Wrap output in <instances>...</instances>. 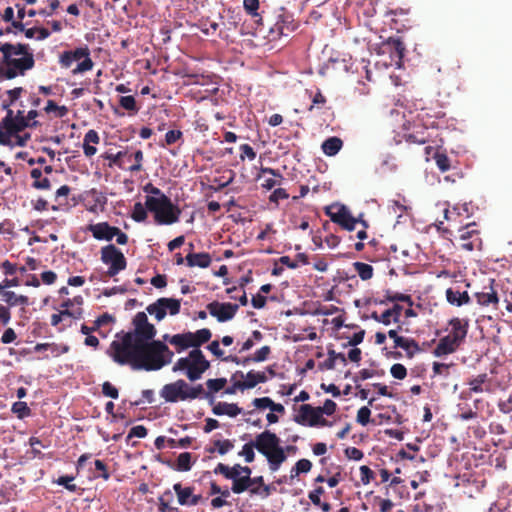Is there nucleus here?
I'll use <instances>...</instances> for the list:
<instances>
[{"mask_svg": "<svg viewBox=\"0 0 512 512\" xmlns=\"http://www.w3.org/2000/svg\"><path fill=\"white\" fill-rule=\"evenodd\" d=\"M0 79L11 80L24 76L35 66V59L29 44L3 43L0 45Z\"/></svg>", "mask_w": 512, "mask_h": 512, "instance_id": "nucleus-2", "label": "nucleus"}, {"mask_svg": "<svg viewBox=\"0 0 512 512\" xmlns=\"http://www.w3.org/2000/svg\"><path fill=\"white\" fill-rule=\"evenodd\" d=\"M254 449H256L255 441H250L243 445L242 450L238 453V455L243 456L247 463H251L255 459Z\"/></svg>", "mask_w": 512, "mask_h": 512, "instance_id": "nucleus-48", "label": "nucleus"}, {"mask_svg": "<svg viewBox=\"0 0 512 512\" xmlns=\"http://www.w3.org/2000/svg\"><path fill=\"white\" fill-rule=\"evenodd\" d=\"M38 121L29 123L23 111H18L14 116L11 109L7 110L6 116L0 121V145L13 146L11 141L13 135L22 132L27 127H36Z\"/></svg>", "mask_w": 512, "mask_h": 512, "instance_id": "nucleus-6", "label": "nucleus"}, {"mask_svg": "<svg viewBox=\"0 0 512 512\" xmlns=\"http://www.w3.org/2000/svg\"><path fill=\"white\" fill-rule=\"evenodd\" d=\"M87 230L97 240L111 241L114 238V233H116V226H111L108 222H99L90 224Z\"/></svg>", "mask_w": 512, "mask_h": 512, "instance_id": "nucleus-18", "label": "nucleus"}, {"mask_svg": "<svg viewBox=\"0 0 512 512\" xmlns=\"http://www.w3.org/2000/svg\"><path fill=\"white\" fill-rule=\"evenodd\" d=\"M239 306L230 302L221 303L213 301L207 304L209 314L215 317L219 322H227L234 318Z\"/></svg>", "mask_w": 512, "mask_h": 512, "instance_id": "nucleus-11", "label": "nucleus"}, {"mask_svg": "<svg viewBox=\"0 0 512 512\" xmlns=\"http://www.w3.org/2000/svg\"><path fill=\"white\" fill-rule=\"evenodd\" d=\"M460 346V343L446 335L439 340L438 344L433 350V355L435 357L449 355L456 352Z\"/></svg>", "mask_w": 512, "mask_h": 512, "instance_id": "nucleus-20", "label": "nucleus"}, {"mask_svg": "<svg viewBox=\"0 0 512 512\" xmlns=\"http://www.w3.org/2000/svg\"><path fill=\"white\" fill-rule=\"evenodd\" d=\"M271 353V348L269 346H263L258 349L253 355V362H263L268 359Z\"/></svg>", "mask_w": 512, "mask_h": 512, "instance_id": "nucleus-63", "label": "nucleus"}, {"mask_svg": "<svg viewBox=\"0 0 512 512\" xmlns=\"http://www.w3.org/2000/svg\"><path fill=\"white\" fill-rule=\"evenodd\" d=\"M119 105L133 113V114H136L139 110V108L137 107V104H136V100L133 96H121L120 99H119Z\"/></svg>", "mask_w": 512, "mask_h": 512, "instance_id": "nucleus-50", "label": "nucleus"}, {"mask_svg": "<svg viewBox=\"0 0 512 512\" xmlns=\"http://www.w3.org/2000/svg\"><path fill=\"white\" fill-rule=\"evenodd\" d=\"M385 300L389 301V302H396V301L404 302V303H407L409 306L413 305V300L410 295L402 294V293H398V292L394 293V292H391L390 290L386 291Z\"/></svg>", "mask_w": 512, "mask_h": 512, "instance_id": "nucleus-45", "label": "nucleus"}, {"mask_svg": "<svg viewBox=\"0 0 512 512\" xmlns=\"http://www.w3.org/2000/svg\"><path fill=\"white\" fill-rule=\"evenodd\" d=\"M294 466L296 474L308 473L312 468V463L308 459H300Z\"/></svg>", "mask_w": 512, "mask_h": 512, "instance_id": "nucleus-64", "label": "nucleus"}, {"mask_svg": "<svg viewBox=\"0 0 512 512\" xmlns=\"http://www.w3.org/2000/svg\"><path fill=\"white\" fill-rule=\"evenodd\" d=\"M199 28L205 35H215L219 28V24L217 22L210 21L208 18L201 19L199 21Z\"/></svg>", "mask_w": 512, "mask_h": 512, "instance_id": "nucleus-46", "label": "nucleus"}, {"mask_svg": "<svg viewBox=\"0 0 512 512\" xmlns=\"http://www.w3.org/2000/svg\"><path fill=\"white\" fill-rule=\"evenodd\" d=\"M455 364L451 363H442V362H433L432 364V377H441L448 378L451 374V368H454Z\"/></svg>", "mask_w": 512, "mask_h": 512, "instance_id": "nucleus-34", "label": "nucleus"}, {"mask_svg": "<svg viewBox=\"0 0 512 512\" xmlns=\"http://www.w3.org/2000/svg\"><path fill=\"white\" fill-rule=\"evenodd\" d=\"M11 411L17 415L18 418L23 419L31 414V410L26 402L18 401L12 405Z\"/></svg>", "mask_w": 512, "mask_h": 512, "instance_id": "nucleus-49", "label": "nucleus"}, {"mask_svg": "<svg viewBox=\"0 0 512 512\" xmlns=\"http://www.w3.org/2000/svg\"><path fill=\"white\" fill-rule=\"evenodd\" d=\"M191 335V345L193 348H199L201 345L208 342L212 337V333L208 328H202L196 332H191Z\"/></svg>", "mask_w": 512, "mask_h": 512, "instance_id": "nucleus-33", "label": "nucleus"}, {"mask_svg": "<svg viewBox=\"0 0 512 512\" xmlns=\"http://www.w3.org/2000/svg\"><path fill=\"white\" fill-rule=\"evenodd\" d=\"M73 480H74L73 476L64 475V476H60L55 482L58 485L64 486L68 491L75 492L77 490V486L75 484H72Z\"/></svg>", "mask_w": 512, "mask_h": 512, "instance_id": "nucleus-58", "label": "nucleus"}, {"mask_svg": "<svg viewBox=\"0 0 512 512\" xmlns=\"http://www.w3.org/2000/svg\"><path fill=\"white\" fill-rule=\"evenodd\" d=\"M396 348L405 350L409 358L414 357V355L420 351V347L414 339L405 337L398 339Z\"/></svg>", "mask_w": 512, "mask_h": 512, "instance_id": "nucleus-31", "label": "nucleus"}, {"mask_svg": "<svg viewBox=\"0 0 512 512\" xmlns=\"http://www.w3.org/2000/svg\"><path fill=\"white\" fill-rule=\"evenodd\" d=\"M191 338V332L175 334L171 338H169V343L171 345H174L178 352H181L189 347H192Z\"/></svg>", "mask_w": 512, "mask_h": 512, "instance_id": "nucleus-29", "label": "nucleus"}, {"mask_svg": "<svg viewBox=\"0 0 512 512\" xmlns=\"http://www.w3.org/2000/svg\"><path fill=\"white\" fill-rule=\"evenodd\" d=\"M325 214L333 223L347 231H353L360 218L354 217L350 210L342 204H333L325 208Z\"/></svg>", "mask_w": 512, "mask_h": 512, "instance_id": "nucleus-8", "label": "nucleus"}, {"mask_svg": "<svg viewBox=\"0 0 512 512\" xmlns=\"http://www.w3.org/2000/svg\"><path fill=\"white\" fill-rule=\"evenodd\" d=\"M449 326L451 330L448 336L462 344L468 334L469 319L454 317L449 320Z\"/></svg>", "mask_w": 512, "mask_h": 512, "instance_id": "nucleus-15", "label": "nucleus"}, {"mask_svg": "<svg viewBox=\"0 0 512 512\" xmlns=\"http://www.w3.org/2000/svg\"><path fill=\"white\" fill-rule=\"evenodd\" d=\"M353 267L361 280H369L373 277L374 269L370 264L364 262H354Z\"/></svg>", "mask_w": 512, "mask_h": 512, "instance_id": "nucleus-38", "label": "nucleus"}, {"mask_svg": "<svg viewBox=\"0 0 512 512\" xmlns=\"http://www.w3.org/2000/svg\"><path fill=\"white\" fill-rule=\"evenodd\" d=\"M212 412L217 416L236 417L242 412V409L235 403L218 402L213 406Z\"/></svg>", "mask_w": 512, "mask_h": 512, "instance_id": "nucleus-25", "label": "nucleus"}, {"mask_svg": "<svg viewBox=\"0 0 512 512\" xmlns=\"http://www.w3.org/2000/svg\"><path fill=\"white\" fill-rule=\"evenodd\" d=\"M146 311L150 315L154 316L157 321L163 320L167 314L163 306L159 304V299H157L154 303L148 305L146 307Z\"/></svg>", "mask_w": 512, "mask_h": 512, "instance_id": "nucleus-44", "label": "nucleus"}, {"mask_svg": "<svg viewBox=\"0 0 512 512\" xmlns=\"http://www.w3.org/2000/svg\"><path fill=\"white\" fill-rule=\"evenodd\" d=\"M188 359H190V361H191L190 363H194V364H200V365L202 363L210 364V362L208 360H206L203 352L198 348H195L189 352Z\"/></svg>", "mask_w": 512, "mask_h": 512, "instance_id": "nucleus-54", "label": "nucleus"}, {"mask_svg": "<svg viewBox=\"0 0 512 512\" xmlns=\"http://www.w3.org/2000/svg\"><path fill=\"white\" fill-rule=\"evenodd\" d=\"M446 300L450 305L460 307L471 302L467 291H460L458 288L450 287L445 292Z\"/></svg>", "mask_w": 512, "mask_h": 512, "instance_id": "nucleus-22", "label": "nucleus"}, {"mask_svg": "<svg viewBox=\"0 0 512 512\" xmlns=\"http://www.w3.org/2000/svg\"><path fill=\"white\" fill-rule=\"evenodd\" d=\"M134 329L123 335L121 340L113 341L110 344V352L123 350L139 343H145L154 340L157 330L155 326L148 321L145 312H138L133 318Z\"/></svg>", "mask_w": 512, "mask_h": 512, "instance_id": "nucleus-3", "label": "nucleus"}, {"mask_svg": "<svg viewBox=\"0 0 512 512\" xmlns=\"http://www.w3.org/2000/svg\"><path fill=\"white\" fill-rule=\"evenodd\" d=\"M475 223H468L458 230V235L455 236L457 247L465 251H473L481 245L479 232L474 227Z\"/></svg>", "mask_w": 512, "mask_h": 512, "instance_id": "nucleus-10", "label": "nucleus"}, {"mask_svg": "<svg viewBox=\"0 0 512 512\" xmlns=\"http://www.w3.org/2000/svg\"><path fill=\"white\" fill-rule=\"evenodd\" d=\"M234 447V444L231 440L225 439V440H216L214 441V447L207 448L206 450L209 453H214L217 451L220 455H225L230 450H232Z\"/></svg>", "mask_w": 512, "mask_h": 512, "instance_id": "nucleus-40", "label": "nucleus"}, {"mask_svg": "<svg viewBox=\"0 0 512 512\" xmlns=\"http://www.w3.org/2000/svg\"><path fill=\"white\" fill-rule=\"evenodd\" d=\"M102 157L104 159L109 160V167L117 166L120 169H126L125 161L124 160H120L119 159V155H117V153L116 154H112V153L106 152V153H104L102 155Z\"/></svg>", "mask_w": 512, "mask_h": 512, "instance_id": "nucleus-59", "label": "nucleus"}, {"mask_svg": "<svg viewBox=\"0 0 512 512\" xmlns=\"http://www.w3.org/2000/svg\"><path fill=\"white\" fill-rule=\"evenodd\" d=\"M264 174H270L273 176L272 178H266L261 183V187L265 190H271L275 186H278L281 184V181L283 180L282 174L273 168L270 167H262L260 170V174L257 176V179H261Z\"/></svg>", "mask_w": 512, "mask_h": 512, "instance_id": "nucleus-21", "label": "nucleus"}, {"mask_svg": "<svg viewBox=\"0 0 512 512\" xmlns=\"http://www.w3.org/2000/svg\"><path fill=\"white\" fill-rule=\"evenodd\" d=\"M147 211L146 206L137 202L133 206L131 218L136 222H144L147 219Z\"/></svg>", "mask_w": 512, "mask_h": 512, "instance_id": "nucleus-47", "label": "nucleus"}, {"mask_svg": "<svg viewBox=\"0 0 512 512\" xmlns=\"http://www.w3.org/2000/svg\"><path fill=\"white\" fill-rule=\"evenodd\" d=\"M343 141L336 136L329 137L326 139L322 145V151L327 156H335L342 148Z\"/></svg>", "mask_w": 512, "mask_h": 512, "instance_id": "nucleus-28", "label": "nucleus"}, {"mask_svg": "<svg viewBox=\"0 0 512 512\" xmlns=\"http://www.w3.org/2000/svg\"><path fill=\"white\" fill-rule=\"evenodd\" d=\"M237 376L245 378L244 381H235V386L239 387L241 391L252 389L258 384L256 371L254 370L249 371L246 375L242 371H237L232 375L231 380L234 381Z\"/></svg>", "mask_w": 512, "mask_h": 512, "instance_id": "nucleus-24", "label": "nucleus"}, {"mask_svg": "<svg viewBox=\"0 0 512 512\" xmlns=\"http://www.w3.org/2000/svg\"><path fill=\"white\" fill-rule=\"evenodd\" d=\"M371 410L367 406L361 407L356 416V420L362 426H366L370 422Z\"/></svg>", "mask_w": 512, "mask_h": 512, "instance_id": "nucleus-56", "label": "nucleus"}, {"mask_svg": "<svg viewBox=\"0 0 512 512\" xmlns=\"http://www.w3.org/2000/svg\"><path fill=\"white\" fill-rule=\"evenodd\" d=\"M70 52H71V55H72L74 61H79V60L83 59V61L80 62L72 70L73 75H77V74H81V73L90 71L93 68L94 63H93L92 59L90 58V50L87 46L76 48L75 50H71Z\"/></svg>", "mask_w": 512, "mask_h": 512, "instance_id": "nucleus-14", "label": "nucleus"}, {"mask_svg": "<svg viewBox=\"0 0 512 512\" xmlns=\"http://www.w3.org/2000/svg\"><path fill=\"white\" fill-rule=\"evenodd\" d=\"M102 393L106 397H110L112 399H117L119 396L118 389L112 385L109 381H105L102 384Z\"/></svg>", "mask_w": 512, "mask_h": 512, "instance_id": "nucleus-61", "label": "nucleus"}, {"mask_svg": "<svg viewBox=\"0 0 512 512\" xmlns=\"http://www.w3.org/2000/svg\"><path fill=\"white\" fill-rule=\"evenodd\" d=\"M183 397H184V401L193 400L196 398H204V388H203L202 384L192 386V388L189 389V393L184 394Z\"/></svg>", "mask_w": 512, "mask_h": 512, "instance_id": "nucleus-55", "label": "nucleus"}, {"mask_svg": "<svg viewBox=\"0 0 512 512\" xmlns=\"http://www.w3.org/2000/svg\"><path fill=\"white\" fill-rule=\"evenodd\" d=\"M381 48L383 52L390 54L392 61L395 62L397 67H401L405 55L406 47L400 37H389L382 42Z\"/></svg>", "mask_w": 512, "mask_h": 512, "instance_id": "nucleus-12", "label": "nucleus"}, {"mask_svg": "<svg viewBox=\"0 0 512 512\" xmlns=\"http://www.w3.org/2000/svg\"><path fill=\"white\" fill-rule=\"evenodd\" d=\"M70 347L67 344L49 343L48 351L51 352L52 356L58 357L61 354L69 352Z\"/></svg>", "mask_w": 512, "mask_h": 512, "instance_id": "nucleus-60", "label": "nucleus"}, {"mask_svg": "<svg viewBox=\"0 0 512 512\" xmlns=\"http://www.w3.org/2000/svg\"><path fill=\"white\" fill-rule=\"evenodd\" d=\"M391 375L398 380H402L407 376V369L403 364L396 363L390 368Z\"/></svg>", "mask_w": 512, "mask_h": 512, "instance_id": "nucleus-57", "label": "nucleus"}, {"mask_svg": "<svg viewBox=\"0 0 512 512\" xmlns=\"http://www.w3.org/2000/svg\"><path fill=\"white\" fill-rule=\"evenodd\" d=\"M294 421L303 426H330L331 423L323 418L318 407H313L310 404H303L299 408V413L294 416Z\"/></svg>", "mask_w": 512, "mask_h": 512, "instance_id": "nucleus-9", "label": "nucleus"}, {"mask_svg": "<svg viewBox=\"0 0 512 512\" xmlns=\"http://www.w3.org/2000/svg\"><path fill=\"white\" fill-rule=\"evenodd\" d=\"M210 367V364L202 363L200 364H194L190 363V367L188 371L186 372V376L190 381H196L199 380L202 377V374L208 370Z\"/></svg>", "mask_w": 512, "mask_h": 512, "instance_id": "nucleus-35", "label": "nucleus"}, {"mask_svg": "<svg viewBox=\"0 0 512 512\" xmlns=\"http://www.w3.org/2000/svg\"><path fill=\"white\" fill-rule=\"evenodd\" d=\"M227 384L226 378L208 379L206 381L207 391L204 390V398L209 400L210 404L214 403V393L222 390Z\"/></svg>", "mask_w": 512, "mask_h": 512, "instance_id": "nucleus-26", "label": "nucleus"}, {"mask_svg": "<svg viewBox=\"0 0 512 512\" xmlns=\"http://www.w3.org/2000/svg\"><path fill=\"white\" fill-rule=\"evenodd\" d=\"M192 468V455L190 452L181 453L176 462V470L186 472Z\"/></svg>", "mask_w": 512, "mask_h": 512, "instance_id": "nucleus-41", "label": "nucleus"}, {"mask_svg": "<svg viewBox=\"0 0 512 512\" xmlns=\"http://www.w3.org/2000/svg\"><path fill=\"white\" fill-rule=\"evenodd\" d=\"M259 0H243V8L248 15H250L256 24V33L264 34L265 33V25L263 23L262 14L258 12L259 10Z\"/></svg>", "mask_w": 512, "mask_h": 512, "instance_id": "nucleus-17", "label": "nucleus"}, {"mask_svg": "<svg viewBox=\"0 0 512 512\" xmlns=\"http://www.w3.org/2000/svg\"><path fill=\"white\" fill-rule=\"evenodd\" d=\"M100 259L103 264L108 266L104 272V277H115L127 267V260L122 251L113 244L103 246L100 250Z\"/></svg>", "mask_w": 512, "mask_h": 512, "instance_id": "nucleus-7", "label": "nucleus"}, {"mask_svg": "<svg viewBox=\"0 0 512 512\" xmlns=\"http://www.w3.org/2000/svg\"><path fill=\"white\" fill-rule=\"evenodd\" d=\"M279 19L281 27H283V30L287 32V36L296 30L298 25L294 22L291 16L280 15Z\"/></svg>", "mask_w": 512, "mask_h": 512, "instance_id": "nucleus-51", "label": "nucleus"}, {"mask_svg": "<svg viewBox=\"0 0 512 512\" xmlns=\"http://www.w3.org/2000/svg\"><path fill=\"white\" fill-rule=\"evenodd\" d=\"M182 388H186V381L179 379L173 383L166 384L160 390V396L170 403L178 401H184V391Z\"/></svg>", "mask_w": 512, "mask_h": 512, "instance_id": "nucleus-13", "label": "nucleus"}, {"mask_svg": "<svg viewBox=\"0 0 512 512\" xmlns=\"http://www.w3.org/2000/svg\"><path fill=\"white\" fill-rule=\"evenodd\" d=\"M489 382L487 373H482L468 381L469 389L473 393H482L483 391H489V388L483 386Z\"/></svg>", "mask_w": 512, "mask_h": 512, "instance_id": "nucleus-30", "label": "nucleus"}, {"mask_svg": "<svg viewBox=\"0 0 512 512\" xmlns=\"http://www.w3.org/2000/svg\"><path fill=\"white\" fill-rule=\"evenodd\" d=\"M402 309L403 308L401 305L394 304L392 308L385 310L382 314H380L382 324L389 325L392 321V318L393 322L398 323L400 321Z\"/></svg>", "mask_w": 512, "mask_h": 512, "instance_id": "nucleus-32", "label": "nucleus"}, {"mask_svg": "<svg viewBox=\"0 0 512 512\" xmlns=\"http://www.w3.org/2000/svg\"><path fill=\"white\" fill-rule=\"evenodd\" d=\"M0 296L1 300L6 303L5 306L9 307V309L21 306L22 310L25 311V308L30 304L27 296L18 295L11 290L0 288Z\"/></svg>", "mask_w": 512, "mask_h": 512, "instance_id": "nucleus-19", "label": "nucleus"}, {"mask_svg": "<svg viewBox=\"0 0 512 512\" xmlns=\"http://www.w3.org/2000/svg\"><path fill=\"white\" fill-rule=\"evenodd\" d=\"M267 31V35L265 37L268 38L269 41L279 40L282 36H287V32L283 30V27L280 25V19L274 23L273 26L265 28V32Z\"/></svg>", "mask_w": 512, "mask_h": 512, "instance_id": "nucleus-39", "label": "nucleus"}, {"mask_svg": "<svg viewBox=\"0 0 512 512\" xmlns=\"http://www.w3.org/2000/svg\"><path fill=\"white\" fill-rule=\"evenodd\" d=\"M251 487V477H239L234 479L231 490L235 494H241Z\"/></svg>", "mask_w": 512, "mask_h": 512, "instance_id": "nucleus-43", "label": "nucleus"}, {"mask_svg": "<svg viewBox=\"0 0 512 512\" xmlns=\"http://www.w3.org/2000/svg\"><path fill=\"white\" fill-rule=\"evenodd\" d=\"M23 91H24V89L22 87H16L14 89L8 90L6 92L7 96H8V100L4 101L3 106L5 108H7L10 105L14 104L19 99V97L21 96Z\"/></svg>", "mask_w": 512, "mask_h": 512, "instance_id": "nucleus-53", "label": "nucleus"}, {"mask_svg": "<svg viewBox=\"0 0 512 512\" xmlns=\"http://www.w3.org/2000/svg\"><path fill=\"white\" fill-rule=\"evenodd\" d=\"M173 489L177 495L178 503L182 506H195L201 500V495H194L193 487H183L181 483L173 485Z\"/></svg>", "mask_w": 512, "mask_h": 512, "instance_id": "nucleus-16", "label": "nucleus"}, {"mask_svg": "<svg viewBox=\"0 0 512 512\" xmlns=\"http://www.w3.org/2000/svg\"><path fill=\"white\" fill-rule=\"evenodd\" d=\"M185 262L188 267L208 268L211 265L212 258L207 252H190L186 255Z\"/></svg>", "mask_w": 512, "mask_h": 512, "instance_id": "nucleus-23", "label": "nucleus"}, {"mask_svg": "<svg viewBox=\"0 0 512 512\" xmlns=\"http://www.w3.org/2000/svg\"><path fill=\"white\" fill-rule=\"evenodd\" d=\"M478 304L482 306H488L490 304H497L499 299L496 291L491 287L490 292H477L475 293Z\"/></svg>", "mask_w": 512, "mask_h": 512, "instance_id": "nucleus-37", "label": "nucleus"}, {"mask_svg": "<svg viewBox=\"0 0 512 512\" xmlns=\"http://www.w3.org/2000/svg\"><path fill=\"white\" fill-rule=\"evenodd\" d=\"M434 159L436 162L437 167L442 171L446 172L450 168V159L448 156L444 153L436 152L434 155Z\"/></svg>", "mask_w": 512, "mask_h": 512, "instance_id": "nucleus-52", "label": "nucleus"}, {"mask_svg": "<svg viewBox=\"0 0 512 512\" xmlns=\"http://www.w3.org/2000/svg\"><path fill=\"white\" fill-rule=\"evenodd\" d=\"M134 160V163L131 164L127 169L130 172H138L142 169V160H143V152L141 150L135 151L133 154H129L127 156V163H131Z\"/></svg>", "mask_w": 512, "mask_h": 512, "instance_id": "nucleus-42", "label": "nucleus"}, {"mask_svg": "<svg viewBox=\"0 0 512 512\" xmlns=\"http://www.w3.org/2000/svg\"><path fill=\"white\" fill-rule=\"evenodd\" d=\"M336 409L337 404L331 399H326L324 405L318 407V411L321 412L322 415L325 414L328 416L334 414Z\"/></svg>", "mask_w": 512, "mask_h": 512, "instance_id": "nucleus-62", "label": "nucleus"}, {"mask_svg": "<svg viewBox=\"0 0 512 512\" xmlns=\"http://www.w3.org/2000/svg\"><path fill=\"white\" fill-rule=\"evenodd\" d=\"M159 304L163 306L164 310L169 312L170 315L174 316L180 312L181 301L174 298H159Z\"/></svg>", "mask_w": 512, "mask_h": 512, "instance_id": "nucleus-36", "label": "nucleus"}, {"mask_svg": "<svg viewBox=\"0 0 512 512\" xmlns=\"http://www.w3.org/2000/svg\"><path fill=\"white\" fill-rule=\"evenodd\" d=\"M121 352H109L119 365H129L133 370L157 371L169 364L174 353L160 340L130 346Z\"/></svg>", "mask_w": 512, "mask_h": 512, "instance_id": "nucleus-1", "label": "nucleus"}, {"mask_svg": "<svg viewBox=\"0 0 512 512\" xmlns=\"http://www.w3.org/2000/svg\"><path fill=\"white\" fill-rule=\"evenodd\" d=\"M100 141V137L97 131L91 129L89 130L83 140V151L86 157H92L96 154L97 149L95 146L90 145V143L98 144Z\"/></svg>", "mask_w": 512, "mask_h": 512, "instance_id": "nucleus-27", "label": "nucleus"}, {"mask_svg": "<svg viewBox=\"0 0 512 512\" xmlns=\"http://www.w3.org/2000/svg\"><path fill=\"white\" fill-rule=\"evenodd\" d=\"M145 206L154 214V220L159 225H171L179 221L181 209L173 204L168 196L162 198L146 196Z\"/></svg>", "mask_w": 512, "mask_h": 512, "instance_id": "nucleus-5", "label": "nucleus"}, {"mask_svg": "<svg viewBox=\"0 0 512 512\" xmlns=\"http://www.w3.org/2000/svg\"><path fill=\"white\" fill-rule=\"evenodd\" d=\"M256 449L268 462L272 472L279 470L287 460L285 449L280 445V438L273 432L265 430L255 437Z\"/></svg>", "mask_w": 512, "mask_h": 512, "instance_id": "nucleus-4", "label": "nucleus"}]
</instances>
